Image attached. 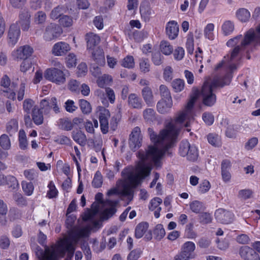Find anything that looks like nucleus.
<instances>
[{
  "instance_id": "nucleus-30",
  "label": "nucleus",
  "mask_w": 260,
  "mask_h": 260,
  "mask_svg": "<svg viewBox=\"0 0 260 260\" xmlns=\"http://www.w3.org/2000/svg\"><path fill=\"white\" fill-rule=\"evenodd\" d=\"M118 203V201L115 200L112 201L110 200H107L106 204L110 207L109 208L106 209L104 211V214L107 216V217H111L116 211L115 206Z\"/></svg>"
},
{
  "instance_id": "nucleus-26",
  "label": "nucleus",
  "mask_w": 260,
  "mask_h": 260,
  "mask_svg": "<svg viewBox=\"0 0 260 260\" xmlns=\"http://www.w3.org/2000/svg\"><path fill=\"white\" fill-rule=\"evenodd\" d=\"M68 9L67 7L64 5H58L54 7L51 11L49 16L50 18L53 20H56L59 18L64 13H66Z\"/></svg>"
},
{
  "instance_id": "nucleus-12",
  "label": "nucleus",
  "mask_w": 260,
  "mask_h": 260,
  "mask_svg": "<svg viewBox=\"0 0 260 260\" xmlns=\"http://www.w3.org/2000/svg\"><path fill=\"white\" fill-rule=\"evenodd\" d=\"M215 216L216 220L223 224H229L233 222L234 215L231 212L219 208L216 210Z\"/></svg>"
},
{
  "instance_id": "nucleus-43",
  "label": "nucleus",
  "mask_w": 260,
  "mask_h": 260,
  "mask_svg": "<svg viewBox=\"0 0 260 260\" xmlns=\"http://www.w3.org/2000/svg\"><path fill=\"white\" fill-rule=\"evenodd\" d=\"M164 57L161 53L158 52H154L152 53L151 60L155 66H160L164 62Z\"/></svg>"
},
{
  "instance_id": "nucleus-33",
  "label": "nucleus",
  "mask_w": 260,
  "mask_h": 260,
  "mask_svg": "<svg viewBox=\"0 0 260 260\" xmlns=\"http://www.w3.org/2000/svg\"><path fill=\"white\" fill-rule=\"evenodd\" d=\"M160 50L164 54L169 55L173 52V47L169 42L162 41L160 44Z\"/></svg>"
},
{
  "instance_id": "nucleus-44",
  "label": "nucleus",
  "mask_w": 260,
  "mask_h": 260,
  "mask_svg": "<svg viewBox=\"0 0 260 260\" xmlns=\"http://www.w3.org/2000/svg\"><path fill=\"white\" fill-rule=\"evenodd\" d=\"M112 81V77L109 75L104 74L101 77H99L97 80V84L100 87H104L105 85L109 84Z\"/></svg>"
},
{
  "instance_id": "nucleus-13",
  "label": "nucleus",
  "mask_w": 260,
  "mask_h": 260,
  "mask_svg": "<svg viewBox=\"0 0 260 260\" xmlns=\"http://www.w3.org/2000/svg\"><path fill=\"white\" fill-rule=\"evenodd\" d=\"M61 32V28L55 23H50L45 28L44 38L47 41H51L58 37Z\"/></svg>"
},
{
  "instance_id": "nucleus-8",
  "label": "nucleus",
  "mask_w": 260,
  "mask_h": 260,
  "mask_svg": "<svg viewBox=\"0 0 260 260\" xmlns=\"http://www.w3.org/2000/svg\"><path fill=\"white\" fill-rule=\"evenodd\" d=\"M142 138L140 128L138 126L134 127L129 138V146L132 150L135 151L141 147Z\"/></svg>"
},
{
  "instance_id": "nucleus-38",
  "label": "nucleus",
  "mask_w": 260,
  "mask_h": 260,
  "mask_svg": "<svg viewBox=\"0 0 260 260\" xmlns=\"http://www.w3.org/2000/svg\"><path fill=\"white\" fill-rule=\"evenodd\" d=\"M208 142L212 145L215 147H219L221 145V140L220 137L214 133H211L207 136Z\"/></svg>"
},
{
  "instance_id": "nucleus-17",
  "label": "nucleus",
  "mask_w": 260,
  "mask_h": 260,
  "mask_svg": "<svg viewBox=\"0 0 260 260\" xmlns=\"http://www.w3.org/2000/svg\"><path fill=\"white\" fill-rule=\"evenodd\" d=\"M85 40L87 43V49L88 51L95 49L96 46L100 42V37L92 32L86 34Z\"/></svg>"
},
{
  "instance_id": "nucleus-23",
  "label": "nucleus",
  "mask_w": 260,
  "mask_h": 260,
  "mask_svg": "<svg viewBox=\"0 0 260 260\" xmlns=\"http://www.w3.org/2000/svg\"><path fill=\"white\" fill-rule=\"evenodd\" d=\"M41 253L42 254V260H58L59 255L63 257L65 254L64 250H61L59 253L58 251L55 250L50 251L49 249L46 250L45 253H43V251Z\"/></svg>"
},
{
  "instance_id": "nucleus-9",
  "label": "nucleus",
  "mask_w": 260,
  "mask_h": 260,
  "mask_svg": "<svg viewBox=\"0 0 260 260\" xmlns=\"http://www.w3.org/2000/svg\"><path fill=\"white\" fill-rule=\"evenodd\" d=\"M239 253L243 260H260V256L258 253L253 247L247 245L240 247Z\"/></svg>"
},
{
  "instance_id": "nucleus-41",
  "label": "nucleus",
  "mask_w": 260,
  "mask_h": 260,
  "mask_svg": "<svg viewBox=\"0 0 260 260\" xmlns=\"http://www.w3.org/2000/svg\"><path fill=\"white\" fill-rule=\"evenodd\" d=\"M7 180H9L12 182L9 187L14 189L18 186V183L15 177L13 176L5 177L3 175H0V185H4Z\"/></svg>"
},
{
  "instance_id": "nucleus-1",
  "label": "nucleus",
  "mask_w": 260,
  "mask_h": 260,
  "mask_svg": "<svg viewBox=\"0 0 260 260\" xmlns=\"http://www.w3.org/2000/svg\"><path fill=\"white\" fill-rule=\"evenodd\" d=\"M198 98V94L191 95L184 111L179 114L174 121L168 123L166 128L157 134L152 128H148V133L151 141L154 145L148 146L146 151H138V156L142 160L153 161L154 166L159 168L161 166L160 158L165 152L174 143L178 135L180 128L186 118L192 116V108Z\"/></svg>"
},
{
  "instance_id": "nucleus-5",
  "label": "nucleus",
  "mask_w": 260,
  "mask_h": 260,
  "mask_svg": "<svg viewBox=\"0 0 260 260\" xmlns=\"http://www.w3.org/2000/svg\"><path fill=\"white\" fill-rule=\"evenodd\" d=\"M76 220L75 216H68L66 223L67 228L70 230L69 235L74 241H78L82 237L88 236L90 230L88 227L80 228L77 226H73Z\"/></svg>"
},
{
  "instance_id": "nucleus-3",
  "label": "nucleus",
  "mask_w": 260,
  "mask_h": 260,
  "mask_svg": "<svg viewBox=\"0 0 260 260\" xmlns=\"http://www.w3.org/2000/svg\"><path fill=\"white\" fill-rule=\"evenodd\" d=\"M141 162L137 167L136 170L129 168L124 169L121 172L122 176L124 178L126 184L123 186V194L125 196H130L132 194V188L137 187L139 185L142 179L149 176L150 174L151 168L150 167L145 166V163H154L153 161L149 160H142L138 156Z\"/></svg>"
},
{
  "instance_id": "nucleus-61",
  "label": "nucleus",
  "mask_w": 260,
  "mask_h": 260,
  "mask_svg": "<svg viewBox=\"0 0 260 260\" xmlns=\"http://www.w3.org/2000/svg\"><path fill=\"white\" fill-rule=\"evenodd\" d=\"M253 191L249 189H242L238 192V197L243 200H246L251 197Z\"/></svg>"
},
{
  "instance_id": "nucleus-28",
  "label": "nucleus",
  "mask_w": 260,
  "mask_h": 260,
  "mask_svg": "<svg viewBox=\"0 0 260 260\" xmlns=\"http://www.w3.org/2000/svg\"><path fill=\"white\" fill-rule=\"evenodd\" d=\"M72 138L73 140L82 146L86 145L87 138L86 135L81 131L72 132Z\"/></svg>"
},
{
  "instance_id": "nucleus-4",
  "label": "nucleus",
  "mask_w": 260,
  "mask_h": 260,
  "mask_svg": "<svg viewBox=\"0 0 260 260\" xmlns=\"http://www.w3.org/2000/svg\"><path fill=\"white\" fill-rule=\"evenodd\" d=\"M232 77L231 74H226L222 78L214 77L211 83L207 81L205 82L201 90L203 103L208 107L213 106L216 101V95L213 93L214 89L229 85Z\"/></svg>"
},
{
  "instance_id": "nucleus-48",
  "label": "nucleus",
  "mask_w": 260,
  "mask_h": 260,
  "mask_svg": "<svg viewBox=\"0 0 260 260\" xmlns=\"http://www.w3.org/2000/svg\"><path fill=\"white\" fill-rule=\"evenodd\" d=\"M190 144H189V142L187 140H183L182 141L180 144H179V154L184 157L185 155H186L187 153L186 152H187V149L189 148V147L190 146Z\"/></svg>"
},
{
  "instance_id": "nucleus-2",
  "label": "nucleus",
  "mask_w": 260,
  "mask_h": 260,
  "mask_svg": "<svg viewBox=\"0 0 260 260\" xmlns=\"http://www.w3.org/2000/svg\"><path fill=\"white\" fill-rule=\"evenodd\" d=\"M255 39V34L253 29H250L245 34L244 37L240 35L230 39L226 43L228 47H235L232 50L230 55L224 56V60L219 62L215 67L216 71L221 68L223 64H225L226 68L230 70V73L227 74H232V72L237 69L236 62L240 58V52L245 49L248 45L252 43ZM232 76V75H231Z\"/></svg>"
},
{
  "instance_id": "nucleus-27",
  "label": "nucleus",
  "mask_w": 260,
  "mask_h": 260,
  "mask_svg": "<svg viewBox=\"0 0 260 260\" xmlns=\"http://www.w3.org/2000/svg\"><path fill=\"white\" fill-rule=\"evenodd\" d=\"M31 117L34 122L37 125L42 124L43 123L44 117L43 111L41 109L38 107H34L31 112Z\"/></svg>"
},
{
  "instance_id": "nucleus-56",
  "label": "nucleus",
  "mask_w": 260,
  "mask_h": 260,
  "mask_svg": "<svg viewBox=\"0 0 260 260\" xmlns=\"http://www.w3.org/2000/svg\"><path fill=\"white\" fill-rule=\"evenodd\" d=\"M59 24L64 27H70L73 24L72 17L68 15H63L59 20Z\"/></svg>"
},
{
  "instance_id": "nucleus-54",
  "label": "nucleus",
  "mask_w": 260,
  "mask_h": 260,
  "mask_svg": "<svg viewBox=\"0 0 260 260\" xmlns=\"http://www.w3.org/2000/svg\"><path fill=\"white\" fill-rule=\"evenodd\" d=\"M159 91L161 96V99L172 100L170 92L166 85H161L159 86Z\"/></svg>"
},
{
  "instance_id": "nucleus-50",
  "label": "nucleus",
  "mask_w": 260,
  "mask_h": 260,
  "mask_svg": "<svg viewBox=\"0 0 260 260\" xmlns=\"http://www.w3.org/2000/svg\"><path fill=\"white\" fill-rule=\"evenodd\" d=\"M0 145L5 150H8L10 148V140L7 135L3 134L1 136Z\"/></svg>"
},
{
  "instance_id": "nucleus-47",
  "label": "nucleus",
  "mask_w": 260,
  "mask_h": 260,
  "mask_svg": "<svg viewBox=\"0 0 260 260\" xmlns=\"http://www.w3.org/2000/svg\"><path fill=\"white\" fill-rule=\"evenodd\" d=\"M45 115L49 114L51 109L49 99H43L40 102V108Z\"/></svg>"
},
{
  "instance_id": "nucleus-63",
  "label": "nucleus",
  "mask_w": 260,
  "mask_h": 260,
  "mask_svg": "<svg viewBox=\"0 0 260 260\" xmlns=\"http://www.w3.org/2000/svg\"><path fill=\"white\" fill-rule=\"evenodd\" d=\"M164 79L168 82L170 81L173 78V69L170 66L166 67L164 71Z\"/></svg>"
},
{
  "instance_id": "nucleus-42",
  "label": "nucleus",
  "mask_w": 260,
  "mask_h": 260,
  "mask_svg": "<svg viewBox=\"0 0 260 260\" xmlns=\"http://www.w3.org/2000/svg\"><path fill=\"white\" fill-rule=\"evenodd\" d=\"M34 107H38L35 105V102L30 99H25L23 103V109L26 113H30Z\"/></svg>"
},
{
  "instance_id": "nucleus-10",
  "label": "nucleus",
  "mask_w": 260,
  "mask_h": 260,
  "mask_svg": "<svg viewBox=\"0 0 260 260\" xmlns=\"http://www.w3.org/2000/svg\"><path fill=\"white\" fill-rule=\"evenodd\" d=\"M30 13L27 10H22L19 12L18 20L14 24L21 26L23 31H27L30 27Z\"/></svg>"
},
{
  "instance_id": "nucleus-25",
  "label": "nucleus",
  "mask_w": 260,
  "mask_h": 260,
  "mask_svg": "<svg viewBox=\"0 0 260 260\" xmlns=\"http://www.w3.org/2000/svg\"><path fill=\"white\" fill-rule=\"evenodd\" d=\"M162 203V200L158 197H156L153 198L151 200L150 203V205L149 206V209L151 210L154 211V216L157 218L160 216V211L161 210V207H159V205Z\"/></svg>"
},
{
  "instance_id": "nucleus-53",
  "label": "nucleus",
  "mask_w": 260,
  "mask_h": 260,
  "mask_svg": "<svg viewBox=\"0 0 260 260\" xmlns=\"http://www.w3.org/2000/svg\"><path fill=\"white\" fill-rule=\"evenodd\" d=\"M214 29V25L213 23L208 24L204 29V35L206 38L209 40H213V30Z\"/></svg>"
},
{
  "instance_id": "nucleus-20",
  "label": "nucleus",
  "mask_w": 260,
  "mask_h": 260,
  "mask_svg": "<svg viewBox=\"0 0 260 260\" xmlns=\"http://www.w3.org/2000/svg\"><path fill=\"white\" fill-rule=\"evenodd\" d=\"M70 50V47L68 43L60 42L56 43L52 49V53L56 56H61Z\"/></svg>"
},
{
  "instance_id": "nucleus-35",
  "label": "nucleus",
  "mask_w": 260,
  "mask_h": 260,
  "mask_svg": "<svg viewBox=\"0 0 260 260\" xmlns=\"http://www.w3.org/2000/svg\"><path fill=\"white\" fill-rule=\"evenodd\" d=\"M166 232L163 227V225L161 224H158L156 225L154 231L153 235L154 238L159 241L165 236Z\"/></svg>"
},
{
  "instance_id": "nucleus-45",
  "label": "nucleus",
  "mask_w": 260,
  "mask_h": 260,
  "mask_svg": "<svg viewBox=\"0 0 260 260\" xmlns=\"http://www.w3.org/2000/svg\"><path fill=\"white\" fill-rule=\"evenodd\" d=\"M80 83L76 80L71 79L68 85V89L73 92L79 93L80 92Z\"/></svg>"
},
{
  "instance_id": "nucleus-31",
  "label": "nucleus",
  "mask_w": 260,
  "mask_h": 260,
  "mask_svg": "<svg viewBox=\"0 0 260 260\" xmlns=\"http://www.w3.org/2000/svg\"><path fill=\"white\" fill-rule=\"evenodd\" d=\"M251 14L249 11L245 8L239 9L236 12V16L238 20L243 22L248 21Z\"/></svg>"
},
{
  "instance_id": "nucleus-64",
  "label": "nucleus",
  "mask_w": 260,
  "mask_h": 260,
  "mask_svg": "<svg viewBox=\"0 0 260 260\" xmlns=\"http://www.w3.org/2000/svg\"><path fill=\"white\" fill-rule=\"evenodd\" d=\"M142 253L140 249H136L132 250L128 255L127 260H138Z\"/></svg>"
},
{
  "instance_id": "nucleus-46",
  "label": "nucleus",
  "mask_w": 260,
  "mask_h": 260,
  "mask_svg": "<svg viewBox=\"0 0 260 260\" xmlns=\"http://www.w3.org/2000/svg\"><path fill=\"white\" fill-rule=\"evenodd\" d=\"M79 106L84 114H89L91 111V107L90 103L85 100H79Z\"/></svg>"
},
{
  "instance_id": "nucleus-51",
  "label": "nucleus",
  "mask_w": 260,
  "mask_h": 260,
  "mask_svg": "<svg viewBox=\"0 0 260 260\" xmlns=\"http://www.w3.org/2000/svg\"><path fill=\"white\" fill-rule=\"evenodd\" d=\"M189 153L187 156V159L191 161H194L197 160L199 156L198 151L197 148L194 145H191L190 148Z\"/></svg>"
},
{
  "instance_id": "nucleus-24",
  "label": "nucleus",
  "mask_w": 260,
  "mask_h": 260,
  "mask_svg": "<svg viewBox=\"0 0 260 260\" xmlns=\"http://www.w3.org/2000/svg\"><path fill=\"white\" fill-rule=\"evenodd\" d=\"M128 104L129 106L134 109H140L143 107L142 100L135 93H131L129 95Z\"/></svg>"
},
{
  "instance_id": "nucleus-6",
  "label": "nucleus",
  "mask_w": 260,
  "mask_h": 260,
  "mask_svg": "<svg viewBox=\"0 0 260 260\" xmlns=\"http://www.w3.org/2000/svg\"><path fill=\"white\" fill-rule=\"evenodd\" d=\"M195 248V244L192 242H185L182 246L181 252L175 256L174 260H189L194 258Z\"/></svg>"
},
{
  "instance_id": "nucleus-62",
  "label": "nucleus",
  "mask_w": 260,
  "mask_h": 260,
  "mask_svg": "<svg viewBox=\"0 0 260 260\" xmlns=\"http://www.w3.org/2000/svg\"><path fill=\"white\" fill-rule=\"evenodd\" d=\"M193 225L192 223H189L186 226L185 234L187 238L194 239L197 237V234L193 230Z\"/></svg>"
},
{
  "instance_id": "nucleus-60",
  "label": "nucleus",
  "mask_w": 260,
  "mask_h": 260,
  "mask_svg": "<svg viewBox=\"0 0 260 260\" xmlns=\"http://www.w3.org/2000/svg\"><path fill=\"white\" fill-rule=\"evenodd\" d=\"M202 119L208 125H212L214 121V116L209 112H204L202 115Z\"/></svg>"
},
{
  "instance_id": "nucleus-58",
  "label": "nucleus",
  "mask_w": 260,
  "mask_h": 260,
  "mask_svg": "<svg viewBox=\"0 0 260 260\" xmlns=\"http://www.w3.org/2000/svg\"><path fill=\"white\" fill-rule=\"evenodd\" d=\"M211 188V185L209 181L204 180L200 183L199 187V191L201 193H205L209 191Z\"/></svg>"
},
{
  "instance_id": "nucleus-37",
  "label": "nucleus",
  "mask_w": 260,
  "mask_h": 260,
  "mask_svg": "<svg viewBox=\"0 0 260 260\" xmlns=\"http://www.w3.org/2000/svg\"><path fill=\"white\" fill-rule=\"evenodd\" d=\"M189 207L192 212L197 214L203 211L205 209L203 203L199 201H194L191 202Z\"/></svg>"
},
{
  "instance_id": "nucleus-22",
  "label": "nucleus",
  "mask_w": 260,
  "mask_h": 260,
  "mask_svg": "<svg viewBox=\"0 0 260 260\" xmlns=\"http://www.w3.org/2000/svg\"><path fill=\"white\" fill-rule=\"evenodd\" d=\"M142 97L148 106L152 107L155 102L152 91L150 87L145 86L142 90Z\"/></svg>"
},
{
  "instance_id": "nucleus-59",
  "label": "nucleus",
  "mask_w": 260,
  "mask_h": 260,
  "mask_svg": "<svg viewBox=\"0 0 260 260\" xmlns=\"http://www.w3.org/2000/svg\"><path fill=\"white\" fill-rule=\"evenodd\" d=\"M48 187L49 189L47 192V197L49 199L55 198L57 195L58 191L52 181L50 182Z\"/></svg>"
},
{
  "instance_id": "nucleus-52",
  "label": "nucleus",
  "mask_w": 260,
  "mask_h": 260,
  "mask_svg": "<svg viewBox=\"0 0 260 260\" xmlns=\"http://www.w3.org/2000/svg\"><path fill=\"white\" fill-rule=\"evenodd\" d=\"M103 184V178L101 173L97 171L92 182V186L95 188L100 187Z\"/></svg>"
},
{
  "instance_id": "nucleus-57",
  "label": "nucleus",
  "mask_w": 260,
  "mask_h": 260,
  "mask_svg": "<svg viewBox=\"0 0 260 260\" xmlns=\"http://www.w3.org/2000/svg\"><path fill=\"white\" fill-rule=\"evenodd\" d=\"M122 66L127 68H133L135 65L134 59L132 56H127L121 63Z\"/></svg>"
},
{
  "instance_id": "nucleus-40",
  "label": "nucleus",
  "mask_w": 260,
  "mask_h": 260,
  "mask_svg": "<svg viewBox=\"0 0 260 260\" xmlns=\"http://www.w3.org/2000/svg\"><path fill=\"white\" fill-rule=\"evenodd\" d=\"M19 143L21 149L24 150L26 149L28 143L25 133L23 129H21L19 132Z\"/></svg>"
},
{
  "instance_id": "nucleus-15",
  "label": "nucleus",
  "mask_w": 260,
  "mask_h": 260,
  "mask_svg": "<svg viewBox=\"0 0 260 260\" xmlns=\"http://www.w3.org/2000/svg\"><path fill=\"white\" fill-rule=\"evenodd\" d=\"M110 117V112L109 110L104 109L100 112L99 115V121L100 127L102 133L106 134L109 131L108 118Z\"/></svg>"
},
{
  "instance_id": "nucleus-7",
  "label": "nucleus",
  "mask_w": 260,
  "mask_h": 260,
  "mask_svg": "<svg viewBox=\"0 0 260 260\" xmlns=\"http://www.w3.org/2000/svg\"><path fill=\"white\" fill-rule=\"evenodd\" d=\"M45 78L52 82L61 84L65 82V74L63 71L56 68L47 69L44 75Z\"/></svg>"
},
{
  "instance_id": "nucleus-36",
  "label": "nucleus",
  "mask_w": 260,
  "mask_h": 260,
  "mask_svg": "<svg viewBox=\"0 0 260 260\" xmlns=\"http://www.w3.org/2000/svg\"><path fill=\"white\" fill-rule=\"evenodd\" d=\"M18 129V123L17 120L11 119L7 124V131L10 136L16 133Z\"/></svg>"
},
{
  "instance_id": "nucleus-16",
  "label": "nucleus",
  "mask_w": 260,
  "mask_h": 260,
  "mask_svg": "<svg viewBox=\"0 0 260 260\" xmlns=\"http://www.w3.org/2000/svg\"><path fill=\"white\" fill-rule=\"evenodd\" d=\"M166 31L170 39L174 40L176 38L179 32V25L177 22L174 20L168 22L166 25Z\"/></svg>"
},
{
  "instance_id": "nucleus-19",
  "label": "nucleus",
  "mask_w": 260,
  "mask_h": 260,
  "mask_svg": "<svg viewBox=\"0 0 260 260\" xmlns=\"http://www.w3.org/2000/svg\"><path fill=\"white\" fill-rule=\"evenodd\" d=\"M172 106V100L161 99L157 103V110L160 114H166L170 111Z\"/></svg>"
},
{
  "instance_id": "nucleus-55",
  "label": "nucleus",
  "mask_w": 260,
  "mask_h": 260,
  "mask_svg": "<svg viewBox=\"0 0 260 260\" xmlns=\"http://www.w3.org/2000/svg\"><path fill=\"white\" fill-rule=\"evenodd\" d=\"M140 69L141 72L146 73L150 71V63L148 58H142L140 60Z\"/></svg>"
},
{
  "instance_id": "nucleus-21",
  "label": "nucleus",
  "mask_w": 260,
  "mask_h": 260,
  "mask_svg": "<svg viewBox=\"0 0 260 260\" xmlns=\"http://www.w3.org/2000/svg\"><path fill=\"white\" fill-rule=\"evenodd\" d=\"M140 12L141 17L145 21L149 20L153 11H152L149 4L147 1L143 2L140 7Z\"/></svg>"
},
{
  "instance_id": "nucleus-34",
  "label": "nucleus",
  "mask_w": 260,
  "mask_h": 260,
  "mask_svg": "<svg viewBox=\"0 0 260 260\" xmlns=\"http://www.w3.org/2000/svg\"><path fill=\"white\" fill-rule=\"evenodd\" d=\"M143 118L147 122H153L155 120V112L152 108H147L143 111Z\"/></svg>"
},
{
  "instance_id": "nucleus-14",
  "label": "nucleus",
  "mask_w": 260,
  "mask_h": 260,
  "mask_svg": "<svg viewBox=\"0 0 260 260\" xmlns=\"http://www.w3.org/2000/svg\"><path fill=\"white\" fill-rule=\"evenodd\" d=\"M20 35V29L19 26H17V24H12L9 29L8 38V43L12 46L15 45Z\"/></svg>"
},
{
  "instance_id": "nucleus-39",
  "label": "nucleus",
  "mask_w": 260,
  "mask_h": 260,
  "mask_svg": "<svg viewBox=\"0 0 260 260\" xmlns=\"http://www.w3.org/2000/svg\"><path fill=\"white\" fill-rule=\"evenodd\" d=\"M47 19V15L43 11L37 12L34 15V22L37 24H44Z\"/></svg>"
},
{
  "instance_id": "nucleus-32",
  "label": "nucleus",
  "mask_w": 260,
  "mask_h": 260,
  "mask_svg": "<svg viewBox=\"0 0 260 260\" xmlns=\"http://www.w3.org/2000/svg\"><path fill=\"white\" fill-rule=\"evenodd\" d=\"M148 223L142 222L139 223L135 229V237L139 239L142 237L148 228Z\"/></svg>"
},
{
  "instance_id": "nucleus-29",
  "label": "nucleus",
  "mask_w": 260,
  "mask_h": 260,
  "mask_svg": "<svg viewBox=\"0 0 260 260\" xmlns=\"http://www.w3.org/2000/svg\"><path fill=\"white\" fill-rule=\"evenodd\" d=\"M235 24L233 21L231 20L225 21L221 26V30L224 36L231 35L234 30Z\"/></svg>"
},
{
  "instance_id": "nucleus-11",
  "label": "nucleus",
  "mask_w": 260,
  "mask_h": 260,
  "mask_svg": "<svg viewBox=\"0 0 260 260\" xmlns=\"http://www.w3.org/2000/svg\"><path fill=\"white\" fill-rule=\"evenodd\" d=\"M32 48L28 45L20 47L12 52V56L14 59H26L30 57L33 53Z\"/></svg>"
},
{
  "instance_id": "nucleus-49",
  "label": "nucleus",
  "mask_w": 260,
  "mask_h": 260,
  "mask_svg": "<svg viewBox=\"0 0 260 260\" xmlns=\"http://www.w3.org/2000/svg\"><path fill=\"white\" fill-rule=\"evenodd\" d=\"M172 86L175 92H180L184 87V82L182 79H177L172 82Z\"/></svg>"
},
{
  "instance_id": "nucleus-18",
  "label": "nucleus",
  "mask_w": 260,
  "mask_h": 260,
  "mask_svg": "<svg viewBox=\"0 0 260 260\" xmlns=\"http://www.w3.org/2000/svg\"><path fill=\"white\" fill-rule=\"evenodd\" d=\"M91 54L92 59L100 66H103L105 64L104 53L102 49L97 47L95 49L89 51Z\"/></svg>"
}]
</instances>
